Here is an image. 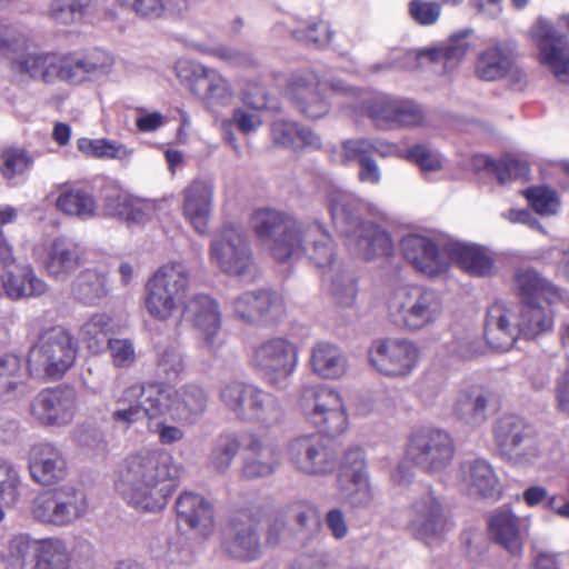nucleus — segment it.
<instances>
[{"instance_id": "nucleus-1", "label": "nucleus", "mask_w": 569, "mask_h": 569, "mask_svg": "<svg viewBox=\"0 0 569 569\" xmlns=\"http://www.w3.org/2000/svg\"><path fill=\"white\" fill-rule=\"evenodd\" d=\"M181 472L163 449H141L123 460L114 489L129 506L153 512L164 508Z\"/></svg>"}, {"instance_id": "nucleus-2", "label": "nucleus", "mask_w": 569, "mask_h": 569, "mask_svg": "<svg viewBox=\"0 0 569 569\" xmlns=\"http://www.w3.org/2000/svg\"><path fill=\"white\" fill-rule=\"evenodd\" d=\"M328 202L332 223L345 237V244L352 254L366 260L391 254V238L378 224L361 220L362 206L353 193L332 190Z\"/></svg>"}, {"instance_id": "nucleus-3", "label": "nucleus", "mask_w": 569, "mask_h": 569, "mask_svg": "<svg viewBox=\"0 0 569 569\" xmlns=\"http://www.w3.org/2000/svg\"><path fill=\"white\" fill-rule=\"evenodd\" d=\"M552 329L553 317L549 309L540 305L518 308L497 301L488 309L485 336L493 349L508 351L520 336L531 340Z\"/></svg>"}, {"instance_id": "nucleus-4", "label": "nucleus", "mask_w": 569, "mask_h": 569, "mask_svg": "<svg viewBox=\"0 0 569 569\" xmlns=\"http://www.w3.org/2000/svg\"><path fill=\"white\" fill-rule=\"evenodd\" d=\"M133 386L126 387L114 397L116 408L111 412V420L114 425L129 429L142 416L147 419V430L157 438L161 446H173L181 442L186 437L182 428L183 422L172 421L169 411L166 409L167 398L159 393V398L152 396H140L131 398L130 392Z\"/></svg>"}, {"instance_id": "nucleus-5", "label": "nucleus", "mask_w": 569, "mask_h": 569, "mask_svg": "<svg viewBox=\"0 0 569 569\" xmlns=\"http://www.w3.org/2000/svg\"><path fill=\"white\" fill-rule=\"evenodd\" d=\"M442 311L443 305L438 292L418 284L396 288L387 302L389 321L398 329L411 332L436 323Z\"/></svg>"}, {"instance_id": "nucleus-6", "label": "nucleus", "mask_w": 569, "mask_h": 569, "mask_svg": "<svg viewBox=\"0 0 569 569\" xmlns=\"http://www.w3.org/2000/svg\"><path fill=\"white\" fill-rule=\"evenodd\" d=\"M190 283V272L182 262L162 264L144 286L143 307L157 321L166 322L178 311Z\"/></svg>"}, {"instance_id": "nucleus-7", "label": "nucleus", "mask_w": 569, "mask_h": 569, "mask_svg": "<svg viewBox=\"0 0 569 569\" xmlns=\"http://www.w3.org/2000/svg\"><path fill=\"white\" fill-rule=\"evenodd\" d=\"M303 223L291 216L269 208L256 210L251 227L262 247L279 262H284L302 247L299 237Z\"/></svg>"}, {"instance_id": "nucleus-8", "label": "nucleus", "mask_w": 569, "mask_h": 569, "mask_svg": "<svg viewBox=\"0 0 569 569\" xmlns=\"http://www.w3.org/2000/svg\"><path fill=\"white\" fill-rule=\"evenodd\" d=\"M88 512L83 492L73 486L43 490L31 501L30 513L34 521L53 528H68Z\"/></svg>"}, {"instance_id": "nucleus-9", "label": "nucleus", "mask_w": 569, "mask_h": 569, "mask_svg": "<svg viewBox=\"0 0 569 569\" xmlns=\"http://www.w3.org/2000/svg\"><path fill=\"white\" fill-rule=\"evenodd\" d=\"M299 407L307 422L331 437L343 433L349 426L345 401L340 392L326 386L306 388Z\"/></svg>"}, {"instance_id": "nucleus-10", "label": "nucleus", "mask_w": 569, "mask_h": 569, "mask_svg": "<svg viewBox=\"0 0 569 569\" xmlns=\"http://www.w3.org/2000/svg\"><path fill=\"white\" fill-rule=\"evenodd\" d=\"M249 362L273 388H284L299 363L298 346L286 337H271L252 349Z\"/></svg>"}, {"instance_id": "nucleus-11", "label": "nucleus", "mask_w": 569, "mask_h": 569, "mask_svg": "<svg viewBox=\"0 0 569 569\" xmlns=\"http://www.w3.org/2000/svg\"><path fill=\"white\" fill-rule=\"evenodd\" d=\"M77 350V342L70 332L61 327H53L41 333L31 348L28 365L31 371L60 379L73 366Z\"/></svg>"}, {"instance_id": "nucleus-12", "label": "nucleus", "mask_w": 569, "mask_h": 569, "mask_svg": "<svg viewBox=\"0 0 569 569\" xmlns=\"http://www.w3.org/2000/svg\"><path fill=\"white\" fill-rule=\"evenodd\" d=\"M177 77L211 113L231 106L236 92L229 80L214 69L190 61H179Z\"/></svg>"}, {"instance_id": "nucleus-13", "label": "nucleus", "mask_w": 569, "mask_h": 569, "mask_svg": "<svg viewBox=\"0 0 569 569\" xmlns=\"http://www.w3.org/2000/svg\"><path fill=\"white\" fill-rule=\"evenodd\" d=\"M209 261L226 274H248L253 266V257L243 228L227 223L218 229L211 237Z\"/></svg>"}, {"instance_id": "nucleus-14", "label": "nucleus", "mask_w": 569, "mask_h": 569, "mask_svg": "<svg viewBox=\"0 0 569 569\" xmlns=\"http://www.w3.org/2000/svg\"><path fill=\"white\" fill-rule=\"evenodd\" d=\"M133 391L129 396L136 398L140 396H152L159 398V393L164 396L166 408L172 421L193 425L206 411L208 406V396L204 390L196 385H186L173 390L159 382L132 383Z\"/></svg>"}, {"instance_id": "nucleus-15", "label": "nucleus", "mask_w": 569, "mask_h": 569, "mask_svg": "<svg viewBox=\"0 0 569 569\" xmlns=\"http://www.w3.org/2000/svg\"><path fill=\"white\" fill-rule=\"evenodd\" d=\"M406 453L415 466L426 472L436 473L451 463L455 446L446 431L422 428L410 435Z\"/></svg>"}, {"instance_id": "nucleus-16", "label": "nucleus", "mask_w": 569, "mask_h": 569, "mask_svg": "<svg viewBox=\"0 0 569 569\" xmlns=\"http://www.w3.org/2000/svg\"><path fill=\"white\" fill-rule=\"evenodd\" d=\"M286 455L292 468L306 476H328L336 468L335 452L318 433L296 437L288 443Z\"/></svg>"}, {"instance_id": "nucleus-17", "label": "nucleus", "mask_w": 569, "mask_h": 569, "mask_svg": "<svg viewBox=\"0 0 569 569\" xmlns=\"http://www.w3.org/2000/svg\"><path fill=\"white\" fill-rule=\"evenodd\" d=\"M495 440L502 455L517 465L532 463L540 455L532 428L520 417L507 415L495 426Z\"/></svg>"}, {"instance_id": "nucleus-18", "label": "nucleus", "mask_w": 569, "mask_h": 569, "mask_svg": "<svg viewBox=\"0 0 569 569\" xmlns=\"http://www.w3.org/2000/svg\"><path fill=\"white\" fill-rule=\"evenodd\" d=\"M368 357L371 366L381 375L407 377L417 367L420 350L408 339H379L372 342Z\"/></svg>"}, {"instance_id": "nucleus-19", "label": "nucleus", "mask_w": 569, "mask_h": 569, "mask_svg": "<svg viewBox=\"0 0 569 569\" xmlns=\"http://www.w3.org/2000/svg\"><path fill=\"white\" fill-rule=\"evenodd\" d=\"M77 410L78 396L71 387L43 389L31 400L29 406L33 421L44 427L69 425Z\"/></svg>"}, {"instance_id": "nucleus-20", "label": "nucleus", "mask_w": 569, "mask_h": 569, "mask_svg": "<svg viewBox=\"0 0 569 569\" xmlns=\"http://www.w3.org/2000/svg\"><path fill=\"white\" fill-rule=\"evenodd\" d=\"M361 108L383 129L419 126L425 118L421 107L415 101L389 96H377L363 102Z\"/></svg>"}, {"instance_id": "nucleus-21", "label": "nucleus", "mask_w": 569, "mask_h": 569, "mask_svg": "<svg viewBox=\"0 0 569 569\" xmlns=\"http://www.w3.org/2000/svg\"><path fill=\"white\" fill-rule=\"evenodd\" d=\"M532 36L540 50V61L559 82H569V40L548 21L539 20Z\"/></svg>"}, {"instance_id": "nucleus-22", "label": "nucleus", "mask_w": 569, "mask_h": 569, "mask_svg": "<svg viewBox=\"0 0 569 569\" xmlns=\"http://www.w3.org/2000/svg\"><path fill=\"white\" fill-rule=\"evenodd\" d=\"M287 94L298 112L308 119H320L330 110V102L323 93L320 80L312 71L293 74Z\"/></svg>"}, {"instance_id": "nucleus-23", "label": "nucleus", "mask_w": 569, "mask_h": 569, "mask_svg": "<svg viewBox=\"0 0 569 569\" xmlns=\"http://www.w3.org/2000/svg\"><path fill=\"white\" fill-rule=\"evenodd\" d=\"M28 472L38 486H54L68 475L67 459L62 450L52 442L34 443L28 452Z\"/></svg>"}, {"instance_id": "nucleus-24", "label": "nucleus", "mask_w": 569, "mask_h": 569, "mask_svg": "<svg viewBox=\"0 0 569 569\" xmlns=\"http://www.w3.org/2000/svg\"><path fill=\"white\" fill-rule=\"evenodd\" d=\"M400 247L405 259L420 273L436 277L449 269L447 248L441 251L430 237L411 233L402 238Z\"/></svg>"}, {"instance_id": "nucleus-25", "label": "nucleus", "mask_w": 569, "mask_h": 569, "mask_svg": "<svg viewBox=\"0 0 569 569\" xmlns=\"http://www.w3.org/2000/svg\"><path fill=\"white\" fill-rule=\"evenodd\" d=\"M183 316L201 332V347L216 353L223 343L219 337L221 315L218 303L209 296L196 295L184 303Z\"/></svg>"}, {"instance_id": "nucleus-26", "label": "nucleus", "mask_w": 569, "mask_h": 569, "mask_svg": "<svg viewBox=\"0 0 569 569\" xmlns=\"http://www.w3.org/2000/svg\"><path fill=\"white\" fill-rule=\"evenodd\" d=\"M231 308L234 317L246 323L277 320L286 312L281 295L266 289L240 293L232 300Z\"/></svg>"}, {"instance_id": "nucleus-27", "label": "nucleus", "mask_w": 569, "mask_h": 569, "mask_svg": "<svg viewBox=\"0 0 569 569\" xmlns=\"http://www.w3.org/2000/svg\"><path fill=\"white\" fill-rule=\"evenodd\" d=\"M408 527L418 539L426 542L446 531L443 507L432 492H425L413 500L408 513Z\"/></svg>"}, {"instance_id": "nucleus-28", "label": "nucleus", "mask_w": 569, "mask_h": 569, "mask_svg": "<svg viewBox=\"0 0 569 569\" xmlns=\"http://www.w3.org/2000/svg\"><path fill=\"white\" fill-rule=\"evenodd\" d=\"M181 212L193 230L200 234L208 231L213 211L214 182L212 179H194L182 190Z\"/></svg>"}, {"instance_id": "nucleus-29", "label": "nucleus", "mask_w": 569, "mask_h": 569, "mask_svg": "<svg viewBox=\"0 0 569 569\" xmlns=\"http://www.w3.org/2000/svg\"><path fill=\"white\" fill-rule=\"evenodd\" d=\"M281 463L277 443L256 433H249L243 445L241 473L247 479L272 476Z\"/></svg>"}, {"instance_id": "nucleus-30", "label": "nucleus", "mask_w": 569, "mask_h": 569, "mask_svg": "<svg viewBox=\"0 0 569 569\" xmlns=\"http://www.w3.org/2000/svg\"><path fill=\"white\" fill-rule=\"evenodd\" d=\"M531 523L530 516L520 517L511 509H500L490 517L488 528L495 542L509 553L518 556L522 552Z\"/></svg>"}, {"instance_id": "nucleus-31", "label": "nucleus", "mask_w": 569, "mask_h": 569, "mask_svg": "<svg viewBox=\"0 0 569 569\" xmlns=\"http://www.w3.org/2000/svg\"><path fill=\"white\" fill-rule=\"evenodd\" d=\"M61 63L60 53L31 48L28 39L27 44L20 49L17 56L12 57L13 69L19 74L46 83L60 80Z\"/></svg>"}, {"instance_id": "nucleus-32", "label": "nucleus", "mask_w": 569, "mask_h": 569, "mask_svg": "<svg viewBox=\"0 0 569 569\" xmlns=\"http://www.w3.org/2000/svg\"><path fill=\"white\" fill-rule=\"evenodd\" d=\"M60 80L81 83L93 76L104 74L111 70L112 57L102 50H93L83 56L61 54Z\"/></svg>"}, {"instance_id": "nucleus-33", "label": "nucleus", "mask_w": 569, "mask_h": 569, "mask_svg": "<svg viewBox=\"0 0 569 569\" xmlns=\"http://www.w3.org/2000/svg\"><path fill=\"white\" fill-rule=\"evenodd\" d=\"M515 70V56L506 42L488 46L478 53L475 62V74L482 81L501 80Z\"/></svg>"}, {"instance_id": "nucleus-34", "label": "nucleus", "mask_w": 569, "mask_h": 569, "mask_svg": "<svg viewBox=\"0 0 569 569\" xmlns=\"http://www.w3.org/2000/svg\"><path fill=\"white\" fill-rule=\"evenodd\" d=\"M162 201L141 199L127 193L109 196L104 200L107 216L119 218L127 223L140 224L151 219L161 208Z\"/></svg>"}, {"instance_id": "nucleus-35", "label": "nucleus", "mask_w": 569, "mask_h": 569, "mask_svg": "<svg viewBox=\"0 0 569 569\" xmlns=\"http://www.w3.org/2000/svg\"><path fill=\"white\" fill-rule=\"evenodd\" d=\"M178 520L196 533L207 537L213 530L214 520L210 502L194 492H183L176 502Z\"/></svg>"}, {"instance_id": "nucleus-36", "label": "nucleus", "mask_w": 569, "mask_h": 569, "mask_svg": "<svg viewBox=\"0 0 569 569\" xmlns=\"http://www.w3.org/2000/svg\"><path fill=\"white\" fill-rule=\"evenodd\" d=\"M299 237L302 239V247L293 256L303 252L319 268L332 264L336 257L335 246L321 223L305 222L303 231Z\"/></svg>"}, {"instance_id": "nucleus-37", "label": "nucleus", "mask_w": 569, "mask_h": 569, "mask_svg": "<svg viewBox=\"0 0 569 569\" xmlns=\"http://www.w3.org/2000/svg\"><path fill=\"white\" fill-rule=\"evenodd\" d=\"M82 248L68 239H56L48 249L44 268L49 276L63 279L78 269L82 262Z\"/></svg>"}, {"instance_id": "nucleus-38", "label": "nucleus", "mask_w": 569, "mask_h": 569, "mask_svg": "<svg viewBox=\"0 0 569 569\" xmlns=\"http://www.w3.org/2000/svg\"><path fill=\"white\" fill-rule=\"evenodd\" d=\"M223 549L232 558L239 560L250 561L259 558L261 545L253 522L232 523L226 536Z\"/></svg>"}, {"instance_id": "nucleus-39", "label": "nucleus", "mask_w": 569, "mask_h": 569, "mask_svg": "<svg viewBox=\"0 0 569 569\" xmlns=\"http://www.w3.org/2000/svg\"><path fill=\"white\" fill-rule=\"evenodd\" d=\"M449 264L456 263L472 276H489L492 273L495 262L491 256L481 247L452 242L447 246Z\"/></svg>"}, {"instance_id": "nucleus-40", "label": "nucleus", "mask_w": 569, "mask_h": 569, "mask_svg": "<svg viewBox=\"0 0 569 569\" xmlns=\"http://www.w3.org/2000/svg\"><path fill=\"white\" fill-rule=\"evenodd\" d=\"M462 481L469 495L495 498L500 493L499 479L492 466L482 459L466 462L461 467Z\"/></svg>"}, {"instance_id": "nucleus-41", "label": "nucleus", "mask_w": 569, "mask_h": 569, "mask_svg": "<svg viewBox=\"0 0 569 569\" xmlns=\"http://www.w3.org/2000/svg\"><path fill=\"white\" fill-rule=\"evenodd\" d=\"M260 387L241 380L221 385L219 397L227 410L238 420L247 421Z\"/></svg>"}, {"instance_id": "nucleus-42", "label": "nucleus", "mask_w": 569, "mask_h": 569, "mask_svg": "<svg viewBox=\"0 0 569 569\" xmlns=\"http://www.w3.org/2000/svg\"><path fill=\"white\" fill-rule=\"evenodd\" d=\"M310 368L323 379H339L348 368L343 352L329 342H318L310 349Z\"/></svg>"}, {"instance_id": "nucleus-43", "label": "nucleus", "mask_w": 569, "mask_h": 569, "mask_svg": "<svg viewBox=\"0 0 569 569\" xmlns=\"http://www.w3.org/2000/svg\"><path fill=\"white\" fill-rule=\"evenodd\" d=\"M513 280L522 306L540 305V300L552 302L559 297L557 288L532 269L517 271Z\"/></svg>"}, {"instance_id": "nucleus-44", "label": "nucleus", "mask_w": 569, "mask_h": 569, "mask_svg": "<svg viewBox=\"0 0 569 569\" xmlns=\"http://www.w3.org/2000/svg\"><path fill=\"white\" fill-rule=\"evenodd\" d=\"M337 491L341 501L353 508H367L375 499L369 473L337 476Z\"/></svg>"}, {"instance_id": "nucleus-45", "label": "nucleus", "mask_w": 569, "mask_h": 569, "mask_svg": "<svg viewBox=\"0 0 569 569\" xmlns=\"http://www.w3.org/2000/svg\"><path fill=\"white\" fill-rule=\"evenodd\" d=\"M2 283L7 295L12 299L41 296L47 290L44 281L39 279L30 266L18 267L17 270H6Z\"/></svg>"}, {"instance_id": "nucleus-46", "label": "nucleus", "mask_w": 569, "mask_h": 569, "mask_svg": "<svg viewBox=\"0 0 569 569\" xmlns=\"http://www.w3.org/2000/svg\"><path fill=\"white\" fill-rule=\"evenodd\" d=\"M272 139L276 143L291 149L321 147L320 137L309 128L286 120H277L271 126Z\"/></svg>"}, {"instance_id": "nucleus-47", "label": "nucleus", "mask_w": 569, "mask_h": 569, "mask_svg": "<svg viewBox=\"0 0 569 569\" xmlns=\"http://www.w3.org/2000/svg\"><path fill=\"white\" fill-rule=\"evenodd\" d=\"M59 190L60 193L56 199V207L59 211L83 220L97 214L96 199L88 191L67 186H60Z\"/></svg>"}, {"instance_id": "nucleus-48", "label": "nucleus", "mask_w": 569, "mask_h": 569, "mask_svg": "<svg viewBox=\"0 0 569 569\" xmlns=\"http://www.w3.org/2000/svg\"><path fill=\"white\" fill-rule=\"evenodd\" d=\"M262 126V119L258 111L238 107L233 109L230 118H224L221 121L220 128L224 141L232 148L237 157L241 156V148L237 141V137L232 131L236 127L243 134H251Z\"/></svg>"}, {"instance_id": "nucleus-49", "label": "nucleus", "mask_w": 569, "mask_h": 569, "mask_svg": "<svg viewBox=\"0 0 569 569\" xmlns=\"http://www.w3.org/2000/svg\"><path fill=\"white\" fill-rule=\"evenodd\" d=\"M488 396L480 389L460 391L453 403L458 419L469 426H480L487 419Z\"/></svg>"}, {"instance_id": "nucleus-50", "label": "nucleus", "mask_w": 569, "mask_h": 569, "mask_svg": "<svg viewBox=\"0 0 569 569\" xmlns=\"http://www.w3.org/2000/svg\"><path fill=\"white\" fill-rule=\"evenodd\" d=\"M284 419V409L280 399L260 388L250 415L246 422L257 423L261 428L271 429Z\"/></svg>"}, {"instance_id": "nucleus-51", "label": "nucleus", "mask_w": 569, "mask_h": 569, "mask_svg": "<svg viewBox=\"0 0 569 569\" xmlns=\"http://www.w3.org/2000/svg\"><path fill=\"white\" fill-rule=\"evenodd\" d=\"M40 539L28 533L13 536L8 543L7 561L12 569H38Z\"/></svg>"}, {"instance_id": "nucleus-52", "label": "nucleus", "mask_w": 569, "mask_h": 569, "mask_svg": "<svg viewBox=\"0 0 569 569\" xmlns=\"http://www.w3.org/2000/svg\"><path fill=\"white\" fill-rule=\"evenodd\" d=\"M108 293L106 274L93 269L82 271L72 284L73 297L84 305H97Z\"/></svg>"}, {"instance_id": "nucleus-53", "label": "nucleus", "mask_w": 569, "mask_h": 569, "mask_svg": "<svg viewBox=\"0 0 569 569\" xmlns=\"http://www.w3.org/2000/svg\"><path fill=\"white\" fill-rule=\"evenodd\" d=\"M112 320L106 313L92 315L80 328L79 338L92 353H99L108 343Z\"/></svg>"}, {"instance_id": "nucleus-54", "label": "nucleus", "mask_w": 569, "mask_h": 569, "mask_svg": "<svg viewBox=\"0 0 569 569\" xmlns=\"http://www.w3.org/2000/svg\"><path fill=\"white\" fill-rule=\"evenodd\" d=\"M241 442L234 433H222L213 442L208 466L218 473H226L238 456Z\"/></svg>"}, {"instance_id": "nucleus-55", "label": "nucleus", "mask_w": 569, "mask_h": 569, "mask_svg": "<svg viewBox=\"0 0 569 569\" xmlns=\"http://www.w3.org/2000/svg\"><path fill=\"white\" fill-rule=\"evenodd\" d=\"M71 557L67 543L58 537L40 539L38 569H69Z\"/></svg>"}, {"instance_id": "nucleus-56", "label": "nucleus", "mask_w": 569, "mask_h": 569, "mask_svg": "<svg viewBox=\"0 0 569 569\" xmlns=\"http://www.w3.org/2000/svg\"><path fill=\"white\" fill-rule=\"evenodd\" d=\"M469 33V30H465L451 36L441 47L428 50V57L433 62H442L446 70L453 68L469 51L470 46L467 41Z\"/></svg>"}, {"instance_id": "nucleus-57", "label": "nucleus", "mask_w": 569, "mask_h": 569, "mask_svg": "<svg viewBox=\"0 0 569 569\" xmlns=\"http://www.w3.org/2000/svg\"><path fill=\"white\" fill-rule=\"evenodd\" d=\"M33 162V157L24 148H4L0 153V174L8 183H12L16 178L27 173Z\"/></svg>"}, {"instance_id": "nucleus-58", "label": "nucleus", "mask_w": 569, "mask_h": 569, "mask_svg": "<svg viewBox=\"0 0 569 569\" xmlns=\"http://www.w3.org/2000/svg\"><path fill=\"white\" fill-rule=\"evenodd\" d=\"M78 148L88 156L120 161L128 160L133 153L126 144L109 139H80Z\"/></svg>"}, {"instance_id": "nucleus-59", "label": "nucleus", "mask_w": 569, "mask_h": 569, "mask_svg": "<svg viewBox=\"0 0 569 569\" xmlns=\"http://www.w3.org/2000/svg\"><path fill=\"white\" fill-rule=\"evenodd\" d=\"M22 479L18 468L0 458V502L13 507L20 499Z\"/></svg>"}, {"instance_id": "nucleus-60", "label": "nucleus", "mask_w": 569, "mask_h": 569, "mask_svg": "<svg viewBox=\"0 0 569 569\" xmlns=\"http://www.w3.org/2000/svg\"><path fill=\"white\" fill-rule=\"evenodd\" d=\"M23 382V366L19 357L3 355L0 357V398L16 391Z\"/></svg>"}, {"instance_id": "nucleus-61", "label": "nucleus", "mask_w": 569, "mask_h": 569, "mask_svg": "<svg viewBox=\"0 0 569 569\" xmlns=\"http://www.w3.org/2000/svg\"><path fill=\"white\" fill-rule=\"evenodd\" d=\"M495 174L501 184L519 179L526 180L529 177V164L513 156H506L497 161Z\"/></svg>"}, {"instance_id": "nucleus-62", "label": "nucleus", "mask_w": 569, "mask_h": 569, "mask_svg": "<svg viewBox=\"0 0 569 569\" xmlns=\"http://www.w3.org/2000/svg\"><path fill=\"white\" fill-rule=\"evenodd\" d=\"M525 194L533 210L539 214H555L559 208L557 193L546 187L530 188Z\"/></svg>"}, {"instance_id": "nucleus-63", "label": "nucleus", "mask_w": 569, "mask_h": 569, "mask_svg": "<svg viewBox=\"0 0 569 569\" xmlns=\"http://www.w3.org/2000/svg\"><path fill=\"white\" fill-rule=\"evenodd\" d=\"M409 17L419 26L437 23L441 14V3L428 0H410L408 3Z\"/></svg>"}, {"instance_id": "nucleus-64", "label": "nucleus", "mask_w": 569, "mask_h": 569, "mask_svg": "<svg viewBox=\"0 0 569 569\" xmlns=\"http://www.w3.org/2000/svg\"><path fill=\"white\" fill-rule=\"evenodd\" d=\"M158 375L166 380L173 381L184 370V361L180 351L176 348H168L163 350L157 361Z\"/></svg>"}]
</instances>
